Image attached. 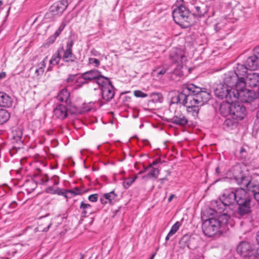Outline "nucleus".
<instances>
[{
	"label": "nucleus",
	"mask_w": 259,
	"mask_h": 259,
	"mask_svg": "<svg viewBox=\"0 0 259 259\" xmlns=\"http://www.w3.org/2000/svg\"><path fill=\"white\" fill-rule=\"evenodd\" d=\"M211 98L210 92L194 84H184L182 91L172 98L174 103L181 104L186 107L187 113L194 118L198 117L202 107Z\"/></svg>",
	"instance_id": "obj_1"
},
{
	"label": "nucleus",
	"mask_w": 259,
	"mask_h": 259,
	"mask_svg": "<svg viewBox=\"0 0 259 259\" xmlns=\"http://www.w3.org/2000/svg\"><path fill=\"white\" fill-rule=\"evenodd\" d=\"M230 217L227 213H223L216 217L209 218L204 221L202 229L204 234L208 237L215 235L219 229L227 224Z\"/></svg>",
	"instance_id": "obj_2"
},
{
	"label": "nucleus",
	"mask_w": 259,
	"mask_h": 259,
	"mask_svg": "<svg viewBox=\"0 0 259 259\" xmlns=\"http://www.w3.org/2000/svg\"><path fill=\"white\" fill-rule=\"evenodd\" d=\"M172 17L176 23L183 28H188L193 23L192 14L183 5H181L172 11Z\"/></svg>",
	"instance_id": "obj_3"
},
{
	"label": "nucleus",
	"mask_w": 259,
	"mask_h": 259,
	"mask_svg": "<svg viewBox=\"0 0 259 259\" xmlns=\"http://www.w3.org/2000/svg\"><path fill=\"white\" fill-rule=\"evenodd\" d=\"M252 197L245 191L244 188H241V192L238 194L236 204L238 205L237 213L240 216L249 214L252 212Z\"/></svg>",
	"instance_id": "obj_4"
},
{
	"label": "nucleus",
	"mask_w": 259,
	"mask_h": 259,
	"mask_svg": "<svg viewBox=\"0 0 259 259\" xmlns=\"http://www.w3.org/2000/svg\"><path fill=\"white\" fill-rule=\"evenodd\" d=\"M237 251L245 259H259V244H239Z\"/></svg>",
	"instance_id": "obj_5"
},
{
	"label": "nucleus",
	"mask_w": 259,
	"mask_h": 259,
	"mask_svg": "<svg viewBox=\"0 0 259 259\" xmlns=\"http://www.w3.org/2000/svg\"><path fill=\"white\" fill-rule=\"evenodd\" d=\"M68 5L67 0H61L53 4L49 11L45 14V18L53 20L55 17L61 16Z\"/></svg>",
	"instance_id": "obj_6"
},
{
	"label": "nucleus",
	"mask_w": 259,
	"mask_h": 259,
	"mask_svg": "<svg viewBox=\"0 0 259 259\" xmlns=\"http://www.w3.org/2000/svg\"><path fill=\"white\" fill-rule=\"evenodd\" d=\"M235 90H232L225 84L220 83L214 90L216 97L220 99H225L227 102H233L235 98Z\"/></svg>",
	"instance_id": "obj_7"
},
{
	"label": "nucleus",
	"mask_w": 259,
	"mask_h": 259,
	"mask_svg": "<svg viewBox=\"0 0 259 259\" xmlns=\"http://www.w3.org/2000/svg\"><path fill=\"white\" fill-rule=\"evenodd\" d=\"M223 83L233 90L244 88L243 77L238 78L233 71L225 74Z\"/></svg>",
	"instance_id": "obj_8"
},
{
	"label": "nucleus",
	"mask_w": 259,
	"mask_h": 259,
	"mask_svg": "<svg viewBox=\"0 0 259 259\" xmlns=\"http://www.w3.org/2000/svg\"><path fill=\"white\" fill-rule=\"evenodd\" d=\"M235 95L234 101L239 99L243 103H251L256 98V94L253 91L244 88L235 90Z\"/></svg>",
	"instance_id": "obj_9"
},
{
	"label": "nucleus",
	"mask_w": 259,
	"mask_h": 259,
	"mask_svg": "<svg viewBox=\"0 0 259 259\" xmlns=\"http://www.w3.org/2000/svg\"><path fill=\"white\" fill-rule=\"evenodd\" d=\"M231 103V116L237 120H242L246 115V108L239 102Z\"/></svg>",
	"instance_id": "obj_10"
},
{
	"label": "nucleus",
	"mask_w": 259,
	"mask_h": 259,
	"mask_svg": "<svg viewBox=\"0 0 259 259\" xmlns=\"http://www.w3.org/2000/svg\"><path fill=\"white\" fill-rule=\"evenodd\" d=\"M241 192V188L236 190L235 191L230 190H225L220 198L223 201L225 204H227L228 206L236 202L237 197L238 194Z\"/></svg>",
	"instance_id": "obj_11"
},
{
	"label": "nucleus",
	"mask_w": 259,
	"mask_h": 259,
	"mask_svg": "<svg viewBox=\"0 0 259 259\" xmlns=\"http://www.w3.org/2000/svg\"><path fill=\"white\" fill-rule=\"evenodd\" d=\"M208 10L209 7L204 4L195 5L192 9V16L198 18L207 17Z\"/></svg>",
	"instance_id": "obj_12"
},
{
	"label": "nucleus",
	"mask_w": 259,
	"mask_h": 259,
	"mask_svg": "<svg viewBox=\"0 0 259 259\" xmlns=\"http://www.w3.org/2000/svg\"><path fill=\"white\" fill-rule=\"evenodd\" d=\"M244 87L247 85L251 88L259 86V73L252 72L248 73L245 78L243 77Z\"/></svg>",
	"instance_id": "obj_13"
},
{
	"label": "nucleus",
	"mask_w": 259,
	"mask_h": 259,
	"mask_svg": "<svg viewBox=\"0 0 259 259\" xmlns=\"http://www.w3.org/2000/svg\"><path fill=\"white\" fill-rule=\"evenodd\" d=\"M168 121L174 124L184 126L188 123V118L180 111L175 112V115L168 120Z\"/></svg>",
	"instance_id": "obj_14"
},
{
	"label": "nucleus",
	"mask_w": 259,
	"mask_h": 259,
	"mask_svg": "<svg viewBox=\"0 0 259 259\" xmlns=\"http://www.w3.org/2000/svg\"><path fill=\"white\" fill-rule=\"evenodd\" d=\"M102 98L107 102L110 101L114 97L115 88L112 84L104 87L101 89Z\"/></svg>",
	"instance_id": "obj_15"
},
{
	"label": "nucleus",
	"mask_w": 259,
	"mask_h": 259,
	"mask_svg": "<svg viewBox=\"0 0 259 259\" xmlns=\"http://www.w3.org/2000/svg\"><path fill=\"white\" fill-rule=\"evenodd\" d=\"M169 57L172 61L177 63H183L186 60V57L180 49H174L170 52Z\"/></svg>",
	"instance_id": "obj_16"
},
{
	"label": "nucleus",
	"mask_w": 259,
	"mask_h": 259,
	"mask_svg": "<svg viewBox=\"0 0 259 259\" xmlns=\"http://www.w3.org/2000/svg\"><path fill=\"white\" fill-rule=\"evenodd\" d=\"M54 116L60 119H64L67 116V109L62 104L57 105L53 111Z\"/></svg>",
	"instance_id": "obj_17"
},
{
	"label": "nucleus",
	"mask_w": 259,
	"mask_h": 259,
	"mask_svg": "<svg viewBox=\"0 0 259 259\" xmlns=\"http://www.w3.org/2000/svg\"><path fill=\"white\" fill-rule=\"evenodd\" d=\"M245 63L249 70H255L259 67V58L253 53L247 59Z\"/></svg>",
	"instance_id": "obj_18"
},
{
	"label": "nucleus",
	"mask_w": 259,
	"mask_h": 259,
	"mask_svg": "<svg viewBox=\"0 0 259 259\" xmlns=\"http://www.w3.org/2000/svg\"><path fill=\"white\" fill-rule=\"evenodd\" d=\"M100 75V71L94 69L86 71L81 74V78L83 80H88L89 82L96 79Z\"/></svg>",
	"instance_id": "obj_19"
},
{
	"label": "nucleus",
	"mask_w": 259,
	"mask_h": 259,
	"mask_svg": "<svg viewBox=\"0 0 259 259\" xmlns=\"http://www.w3.org/2000/svg\"><path fill=\"white\" fill-rule=\"evenodd\" d=\"M12 98L6 93L0 92V106L9 108L12 106Z\"/></svg>",
	"instance_id": "obj_20"
},
{
	"label": "nucleus",
	"mask_w": 259,
	"mask_h": 259,
	"mask_svg": "<svg viewBox=\"0 0 259 259\" xmlns=\"http://www.w3.org/2000/svg\"><path fill=\"white\" fill-rule=\"evenodd\" d=\"M79 209L81 210V217L85 218L93 213L94 211L92 206L88 203H85L84 201L80 202Z\"/></svg>",
	"instance_id": "obj_21"
},
{
	"label": "nucleus",
	"mask_w": 259,
	"mask_h": 259,
	"mask_svg": "<svg viewBox=\"0 0 259 259\" xmlns=\"http://www.w3.org/2000/svg\"><path fill=\"white\" fill-rule=\"evenodd\" d=\"M23 133L21 128H16L12 131V143H16L19 146L22 145V140Z\"/></svg>",
	"instance_id": "obj_22"
},
{
	"label": "nucleus",
	"mask_w": 259,
	"mask_h": 259,
	"mask_svg": "<svg viewBox=\"0 0 259 259\" xmlns=\"http://www.w3.org/2000/svg\"><path fill=\"white\" fill-rule=\"evenodd\" d=\"M212 205L213 207V210L216 213H222L226 209V207L228 206L227 204H225L224 202L219 198L213 202Z\"/></svg>",
	"instance_id": "obj_23"
},
{
	"label": "nucleus",
	"mask_w": 259,
	"mask_h": 259,
	"mask_svg": "<svg viewBox=\"0 0 259 259\" xmlns=\"http://www.w3.org/2000/svg\"><path fill=\"white\" fill-rule=\"evenodd\" d=\"M231 102H223L220 106V113L224 116L226 117L231 115Z\"/></svg>",
	"instance_id": "obj_24"
},
{
	"label": "nucleus",
	"mask_w": 259,
	"mask_h": 259,
	"mask_svg": "<svg viewBox=\"0 0 259 259\" xmlns=\"http://www.w3.org/2000/svg\"><path fill=\"white\" fill-rule=\"evenodd\" d=\"M62 60L67 63H74L76 60V57L73 54L72 51L64 50Z\"/></svg>",
	"instance_id": "obj_25"
},
{
	"label": "nucleus",
	"mask_w": 259,
	"mask_h": 259,
	"mask_svg": "<svg viewBox=\"0 0 259 259\" xmlns=\"http://www.w3.org/2000/svg\"><path fill=\"white\" fill-rule=\"evenodd\" d=\"M183 67L181 66H178L171 72L170 77L174 80H178L184 75Z\"/></svg>",
	"instance_id": "obj_26"
},
{
	"label": "nucleus",
	"mask_w": 259,
	"mask_h": 259,
	"mask_svg": "<svg viewBox=\"0 0 259 259\" xmlns=\"http://www.w3.org/2000/svg\"><path fill=\"white\" fill-rule=\"evenodd\" d=\"M249 69L247 67L246 64H239L237 65L236 70L234 72L237 75L238 78L244 77L247 75V71Z\"/></svg>",
	"instance_id": "obj_27"
},
{
	"label": "nucleus",
	"mask_w": 259,
	"mask_h": 259,
	"mask_svg": "<svg viewBox=\"0 0 259 259\" xmlns=\"http://www.w3.org/2000/svg\"><path fill=\"white\" fill-rule=\"evenodd\" d=\"M69 96V92L66 89H63L59 92L57 98L58 101L67 103L68 101Z\"/></svg>",
	"instance_id": "obj_28"
},
{
	"label": "nucleus",
	"mask_w": 259,
	"mask_h": 259,
	"mask_svg": "<svg viewBox=\"0 0 259 259\" xmlns=\"http://www.w3.org/2000/svg\"><path fill=\"white\" fill-rule=\"evenodd\" d=\"M96 82L102 87V88L104 87L108 86L112 84V82L110 81L108 77H105L102 75L100 72V75L96 79Z\"/></svg>",
	"instance_id": "obj_29"
},
{
	"label": "nucleus",
	"mask_w": 259,
	"mask_h": 259,
	"mask_svg": "<svg viewBox=\"0 0 259 259\" xmlns=\"http://www.w3.org/2000/svg\"><path fill=\"white\" fill-rule=\"evenodd\" d=\"M10 117V113L6 110L0 109V124L6 123Z\"/></svg>",
	"instance_id": "obj_30"
},
{
	"label": "nucleus",
	"mask_w": 259,
	"mask_h": 259,
	"mask_svg": "<svg viewBox=\"0 0 259 259\" xmlns=\"http://www.w3.org/2000/svg\"><path fill=\"white\" fill-rule=\"evenodd\" d=\"M238 120L236 119H231L228 118L225 119L224 125L225 127H228L229 129L232 130L237 125Z\"/></svg>",
	"instance_id": "obj_31"
},
{
	"label": "nucleus",
	"mask_w": 259,
	"mask_h": 259,
	"mask_svg": "<svg viewBox=\"0 0 259 259\" xmlns=\"http://www.w3.org/2000/svg\"><path fill=\"white\" fill-rule=\"evenodd\" d=\"M63 51V48H61L58 50L57 53H55L52 57V58L50 61V63L51 65H55L58 64L62 58L60 56V53L61 51Z\"/></svg>",
	"instance_id": "obj_32"
},
{
	"label": "nucleus",
	"mask_w": 259,
	"mask_h": 259,
	"mask_svg": "<svg viewBox=\"0 0 259 259\" xmlns=\"http://www.w3.org/2000/svg\"><path fill=\"white\" fill-rule=\"evenodd\" d=\"M181 226V223L177 221L171 227L170 230L168 232L166 237H165V240L167 241L168 240L169 238L175 234L177 231L179 230L180 227Z\"/></svg>",
	"instance_id": "obj_33"
},
{
	"label": "nucleus",
	"mask_w": 259,
	"mask_h": 259,
	"mask_svg": "<svg viewBox=\"0 0 259 259\" xmlns=\"http://www.w3.org/2000/svg\"><path fill=\"white\" fill-rule=\"evenodd\" d=\"M240 173L238 175L236 174H234V178L236 182L238 184V185H240L241 183V182L243 181V179H244L246 175L245 174L242 172V170H239Z\"/></svg>",
	"instance_id": "obj_34"
},
{
	"label": "nucleus",
	"mask_w": 259,
	"mask_h": 259,
	"mask_svg": "<svg viewBox=\"0 0 259 259\" xmlns=\"http://www.w3.org/2000/svg\"><path fill=\"white\" fill-rule=\"evenodd\" d=\"M47 57L44 59L43 61H42L40 63V66L39 68H37L35 71V74L37 75H42L44 72V68L46 66L45 60L47 59Z\"/></svg>",
	"instance_id": "obj_35"
},
{
	"label": "nucleus",
	"mask_w": 259,
	"mask_h": 259,
	"mask_svg": "<svg viewBox=\"0 0 259 259\" xmlns=\"http://www.w3.org/2000/svg\"><path fill=\"white\" fill-rule=\"evenodd\" d=\"M239 157L242 160H246L248 159V153L245 148L241 147L239 151Z\"/></svg>",
	"instance_id": "obj_36"
},
{
	"label": "nucleus",
	"mask_w": 259,
	"mask_h": 259,
	"mask_svg": "<svg viewBox=\"0 0 259 259\" xmlns=\"http://www.w3.org/2000/svg\"><path fill=\"white\" fill-rule=\"evenodd\" d=\"M68 191V190L63 191L62 189L57 188V189L55 190V192L53 193H55V194H57L59 195L63 196L65 198H68L69 197H71V196H70L69 192Z\"/></svg>",
	"instance_id": "obj_37"
},
{
	"label": "nucleus",
	"mask_w": 259,
	"mask_h": 259,
	"mask_svg": "<svg viewBox=\"0 0 259 259\" xmlns=\"http://www.w3.org/2000/svg\"><path fill=\"white\" fill-rule=\"evenodd\" d=\"M117 195L115 193L114 191L113 190L109 193H105L104 196L109 201V203L112 202V200L116 197Z\"/></svg>",
	"instance_id": "obj_38"
},
{
	"label": "nucleus",
	"mask_w": 259,
	"mask_h": 259,
	"mask_svg": "<svg viewBox=\"0 0 259 259\" xmlns=\"http://www.w3.org/2000/svg\"><path fill=\"white\" fill-rule=\"evenodd\" d=\"M68 192H69V194H70V196L71 197L76 195H80L83 193L82 191L78 187H75L71 190H69Z\"/></svg>",
	"instance_id": "obj_39"
},
{
	"label": "nucleus",
	"mask_w": 259,
	"mask_h": 259,
	"mask_svg": "<svg viewBox=\"0 0 259 259\" xmlns=\"http://www.w3.org/2000/svg\"><path fill=\"white\" fill-rule=\"evenodd\" d=\"M250 177L248 176H246L244 179H243V181L239 185L241 187L247 188V187L250 185Z\"/></svg>",
	"instance_id": "obj_40"
},
{
	"label": "nucleus",
	"mask_w": 259,
	"mask_h": 259,
	"mask_svg": "<svg viewBox=\"0 0 259 259\" xmlns=\"http://www.w3.org/2000/svg\"><path fill=\"white\" fill-rule=\"evenodd\" d=\"M168 70L167 68L165 67H159L157 68L154 71V72L156 74L157 76H159L160 75H162L166 73Z\"/></svg>",
	"instance_id": "obj_41"
},
{
	"label": "nucleus",
	"mask_w": 259,
	"mask_h": 259,
	"mask_svg": "<svg viewBox=\"0 0 259 259\" xmlns=\"http://www.w3.org/2000/svg\"><path fill=\"white\" fill-rule=\"evenodd\" d=\"M193 238L189 234H186L183 236L179 243H190L193 242Z\"/></svg>",
	"instance_id": "obj_42"
},
{
	"label": "nucleus",
	"mask_w": 259,
	"mask_h": 259,
	"mask_svg": "<svg viewBox=\"0 0 259 259\" xmlns=\"http://www.w3.org/2000/svg\"><path fill=\"white\" fill-rule=\"evenodd\" d=\"M74 42L71 37H69L66 46V50L67 51H72V47Z\"/></svg>",
	"instance_id": "obj_43"
},
{
	"label": "nucleus",
	"mask_w": 259,
	"mask_h": 259,
	"mask_svg": "<svg viewBox=\"0 0 259 259\" xmlns=\"http://www.w3.org/2000/svg\"><path fill=\"white\" fill-rule=\"evenodd\" d=\"M89 63L90 64H94L95 67H97L100 65V61L97 59L90 58L89 59Z\"/></svg>",
	"instance_id": "obj_44"
},
{
	"label": "nucleus",
	"mask_w": 259,
	"mask_h": 259,
	"mask_svg": "<svg viewBox=\"0 0 259 259\" xmlns=\"http://www.w3.org/2000/svg\"><path fill=\"white\" fill-rule=\"evenodd\" d=\"M258 188L259 189V184H255L250 182V185H249V186H248L246 189H247L248 190L250 191L252 193V194H253V191L256 190L257 189V188Z\"/></svg>",
	"instance_id": "obj_45"
},
{
	"label": "nucleus",
	"mask_w": 259,
	"mask_h": 259,
	"mask_svg": "<svg viewBox=\"0 0 259 259\" xmlns=\"http://www.w3.org/2000/svg\"><path fill=\"white\" fill-rule=\"evenodd\" d=\"M137 178L138 177L136 176L135 178H134L132 180H129L124 181L123 182V187L126 189L128 188L132 184V183L135 182V181Z\"/></svg>",
	"instance_id": "obj_46"
},
{
	"label": "nucleus",
	"mask_w": 259,
	"mask_h": 259,
	"mask_svg": "<svg viewBox=\"0 0 259 259\" xmlns=\"http://www.w3.org/2000/svg\"><path fill=\"white\" fill-rule=\"evenodd\" d=\"M151 176L154 179H157L159 174V170L158 168H152L150 171Z\"/></svg>",
	"instance_id": "obj_47"
},
{
	"label": "nucleus",
	"mask_w": 259,
	"mask_h": 259,
	"mask_svg": "<svg viewBox=\"0 0 259 259\" xmlns=\"http://www.w3.org/2000/svg\"><path fill=\"white\" fill-rule=\"evenodd\" d=\"M134 95L136 97L145 98L148 96L147 94L143 93L141 91L136 90L134 91Z\"/></svg>",
	"instance_id": "obj_48"
},
{
	"label": "nucleus",
	"mask_w": 259,
	"mask_h": 259,
	"mask_svg": "<svg viewBox=\"0 0 259 259\" xmlns=\"http://www.w3.org/2000/svg\"><path fill=\"white\" fill-rule=\"evenodd\" d=\"M99 195L98 194H94L90 195L88 197V199L92 202H96L98 201Z\"/></svg>",
	"instance_id": "obj_49"
},
{
	"label": "nucleus",
	"mask_w": 259,
	"mask_h": 259,
	"mask_svg": "<svg viewBox=\"0 0 259 259\" xmlns=\"http://www.w3.org/2000/svg\"><path fill=\"white\" fill-rule=\"evenodd\" d=\"M76 82V83H78L79 84H80V86L87 84L89 82L88 80H83L82 78H81V76L80 78H77Z\"/></svg>",
	"instance_id": "obj_50"
},
{
	"label": "nucleus",
	"mask_w": 259,
	"mask_h": 259,
	"mask_svg": "<svg viewBox=\"0 0 259 259\" xmlns=\"http://www.w3.org/2000/svg\"><path fill=\"white\" fill-rule=\"evenodd\" d=\"M256 190L253 191V196L254 199L259 204V189H258V188Z\"/></svg>",
	"instance_id": "obj_51"
},
{
	"label": "nucleus",
	"mask_w": 259,
	"mask_h": 259,
	"mask_svg": "<svg viewBox=\"0 0 259 259\" xmlns=\"http://www.w3.org/2000/svg\"><path fill=\"white\" fill-rule=\"evenodd\" d=\"M77 74H70L68 77L66 79V82L67 83L73 82Z\"/></svg>",
	"instance_id": "obj_52"
},
{
	"label": "nucleus",
	"mask_w": 259,
	"mask_h": 259,
	"mask_svg": "<svg viewBox=\"0 0 259 259\" xmlns=\"http://www.w3.org/2000/svg\"><path fill=\"white\" fill-rule=\"evenodd\" d=\"M225 5L228 10V11H232V3L231 1L226 2Z\"/></svg>",
	"instance_id": "obj_53"
},
{
	"label": "nucleus",
	"mask_w": 259,
	"mask_h": 259,
	"mask_svg": "<svg viewBox=\"0 0 259 259\" xmlns=\"http://www.w3.org/2000/svg\"><path fill=\"white\" fill-rule=\"evenodd\" d=\"M26 185H31L32 186V188H31V190H34L36 187V183L33 181H28V182H27V183L26 184Z\"/></svg>",
	"instance_id": "obj_54"
},
{
	"label": "nucleus",
	"mask_w": 259,
	"mask_h": 259,
	"mask_svg": "<svg viewBox=\"0 0 259 259\" xmlns=\"http://www.w3.org/2000/svg\"><path fill=\"white\" fill-rule=\"evenodd\" d=\"M159 162H160V160H158V159H156V160H155L153 161L152 162V163H151V164H150L148 165V166H149V167L150 168H153V166L154 165H156V164H158Z\"/></svg>",
	"instance_id": "obj_55"
},
{
	"label": "nucleus",
	"mask_w": 259,
	"mask_h": 259,
	"mask_svg": "<svg viewBox=\"0 0 259 259\" xmlns=\"http://www.w3.org/2000/svg\"><path fill=\"white\" fill-rule=\"evenodd\" d=\"M57 37L54 35L53 34V35L51 36L49 39H48V41L49 43H53L55 39H56Z\"/></svg>",
	"instance_id": "obj_56"
},
{
	"label": "nucleus",
	"mask_w": 259,
	"mask_h": 259,
	"mask_svg": "<svg viewBox=\"0 0 259 259\" xmlns=\"http://www.w3.org/2000/svg\"><path fill=\"white\" fill-rule=\"evenodd\" d=\"M253 53L259 58V45L254 48Z\"/></svg>",
	"instance_id": "obj_57"
},
{
	"label": "nucleus",
	"mask_w": 259,
	"mask_h": 259,
	"mask_svg": "<svg viewBox=\"0 0 259 259\" xmlns=\"http://www.w3.org/2000/svg\"><path fill=\"white\" fill-rule=\"evenodd\" d=\"M66 25V24L65 23V22H62L59 27H58V29L60 30V31H62L64 29Z\"/></svg>",
	"instance_id": "obj_58"
},
{
	"label": "nucleus",
	"mask_w": 259,
	"mask_h": 259,
	"mask_svg": "<svg viewBox=\"0 0 259 259\" xmlns=\"http://www.w3.org/2000/svg\"><path fill=\"white\" fill-rule=\"evenodd\" d=\"M107 199L105 196H103L100 198V201L102 204H106L107 203Z\"/></svg>",
	"instance_id": "obj_59"
},
{
	"label": "nucleus",
	"mask_w": 259,
	"mask_h": 259,
	"mask_svg": "<svg viewBox=\"0 0 259 259\" xmlns=\"http://www.w3.org/2000/svg\"><path fill=\"white\" fill-rule=\"evenodd\" d=\"M55 191V190H54L53 189V188L52 187H49L47 189V192L52 193V194H54L53 192H54Z\"/></svg>",
	"instance_id": "obj_60"
},
{
	"label": "nucleus",
	"mask_w": 259,
	"mask_h": 259,
	"mask_svg": "<svg viewBox=\"0 0 259 259\" xmlns=\"http://www.w3.org/2000/svg\"><path fill=\"white\" fill-rule=\"evenodd\" d=\"M6 76V73L5 72L2 71L0 72V80L4 78Z\"/></svg>",
	"instance_id": "obj_61"
},
{
	"label": "nucleus",
	"mask_w": 259,
	"mask_h": 259,
	"mask_svg": "<svg viewBox=\"0 0 259 259\" xmlns=\"http://www.w3.org/2000/svg\"><path fill=\"white\" fill-rule=\"evenodd\" d=\"M52 225V223H50L48 226L47 227L44 228L42 230V231L43 232H47L49 229H50L51 226Z\"/></svg>",
	"instance_id": "obj_62"
},
{
	"label": "nucleus",
	"mask_w": 259,
	"mask_h": 259,
	"mask_svg": "<svg viewBox=\"0 0 259 259\" xmlns=\"http://www.w3.org/2000/svg\"><path fill=\"white\" fill-rule=\"evenodd\" d=\"M149 169H150V168L149 167V166H147V167H145L144 168V169L142 171H140L139 172V175H141L145 172H146L147 170H148Z\"/></svg>",
	"instance_id": "obj_63"
},
{
	"label": "nucleus",
	"mask_w": 259,
	"mask_h": 259,
	"mask_svg": "<svg viewBox=\"0 0 259 259\" xmlns=\"http://www.w3.org/2000/svg\"><path fill=\"white\" fill-rule=\"evenodd\" d=\"M61 32L62 31H60V30L57 29L54 34L57 37L60 34Z\"/></svg>",
	"instance_id": "obj_64"
}]
</instances>
